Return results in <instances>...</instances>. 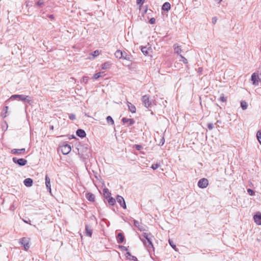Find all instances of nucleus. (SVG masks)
<instances>
[{
    "label": "nucleus",
    "mask_w": 261,
    "mask_h": 261,
    "mask_svg": "<svg viewBox=\"0 0 261 261\" xmlns=\"http://www.w3.org/2000/svg\"><path fill=\"white\" fill-rule=\"evenodd\" d=\"M93 232V229L91 226L87 224L85 226V234L89 237H91Z\"/></svg>",
    "instance_id": "nucleus-10"
},
{
    "label": "nucleus",
    "mask_w": 261,
    "mask_h": 261,
    "mask_svg": "<svg viewBox=\"0 0 261 261\" xmlns=\"http://www.w3.org/2000/svg\"><path fill=\"white\" fill-rule=\"evenodd\" d=\"M169 242V244L170 245V246L174 249H176V245L175 244H174L173 242L172 241L170 240V239L168 241Z\"/></svg>",
    "instance_id": "nucleus-36"
},
{
    "label": "nucleus",
    "mask_w": 261,
    "mask_h": 261,
    "mask_svg": "<svg viewBox=\"0 0 261 261\" xmlns=\"http://www.w3.org/2000/svg\"><path fill=\"white\" fill-rule=\"evenodd\" d=\"M128 259H129L130 260H133V261H137V258L135 256L132 255L130 257L128 258Z\"/></svg>",
    "instance_id": "nucleus-45"
},
{
    "label": "nucleus",
    "mask_w": 261,
    "mask_h": 261,
    "mask_svg": "<svg viewBox=\"0 0 261 261\" xmlns=\"http://www.w3.org/2000/svg\"><path fill=\"white\" fill-rule=\"evenodd\" d=\"M162 10L165 11H168L171 9V5L168 2L165 3L162 8Z\"/></svg>",
    "instance_id": "nucleus-21"
},
{
    "label": "nucleus",
    "mask_w": 261,
    "mask_h": 261,
    "mask_svg": "<svg viewBox=\"0 0 261 261\" xmlns=\"http://www.w3.org/2000/svg\"><path fill=\"white\" fill-rule=\"evenodd\" d=\"M219 99H220V101H221L222 102H226V100H227L226 97H224L223 94H222L221 95V96H220Z\"/></svg>",
    "instance_id": "nucleus-33"
},
{
    "label": "nucleus",
    "mask_w": 261,
    "mask_h": 261,
    "mask_svg": "<svg viewBox=\"0 0 261 261\" xmlns=\"http://www.w3.org/2000/svg\"><path fill=\"white\" fill-rule=\"evenodd\" d=\"M142 237H140V239L143 242L144 246L147 248V249L148 250L151 249H153V245L151 238V237H152V235L150 233L143 232Z\"/></svg>",
    "instance_id": "nucleus-1"
},
{
    "label": "nucleus",
    "mask_w": 261,
    "mask_h": 261,
    "mask_svg": "<svg viewBox=\"0 0 261 261\" xmlns=\"http://www.w3.org/2000/svg\"><path fill=\"white\" fill-rule=\"evenodd\" d=\"M54 126H53V125H50V126H49V129H50V130H53V129H54Z\"/></svg>",
    "instance_id": "nucleus-53"
},
{
    "label": "nucleus",
    "mask_w": 261,
    "mask_h": 261,
    "mask_svg": "<svg viewBox=\"0 0 261 261\" xmlns=\"http://www.w3.org/2000/svg\"><path fill=\"white\" fill-rule=\"evenodd\" d=\"M132 58V56L128 54H127L126 52L123 51V55L122 56V59L126 60L128 61H130Z\"/></svg>",
    "instance_id": "nucleus-23"
},
{
    "label": "nucleus",
    "mask_w": 261,
    "mask_h": 261,
    "mask_svg": "<svg viewBox=\"0 0 261 261\" xmlns=\"http://www.w3.org/2000/svg\"><path fill=\"white\" fill-rule=\"evenodd\" d=\"M25 151V148L21 149H13L11 151V153L13 154H20L21 153H24Z\"/></svg>",
    "instance_id": "nucleus-12"
},
{
    "label": "nucleus",
    "mask_w": 261,
    "mask_h": 261,
    "mask_svg": "<svg viewBox=\"0 0 261 261\" xmlns=\"http://www.w3.org/2000/svg\"><path fill=\"white\" fill-rule=\"evenodd\" d=\"M119 248H121V250H123V251H127L128 250L127 248L124 246H120Z\"/></svg>",
    "instance_id": "nucleus-47"
},
{
    "label": "nucleus",
    "mask_w": 261,
    "mask_h": 261,
    "mask_svg": "<svg viewBox=\"0 0 261 261\" xmlns=\"http://www.w3.org/2000/svg\"><path fill=\"white\" fill-rule=\"evenodd\" d=\"M241 107L243 110H246L248 107V104L245 101H242L241 102Z\"/></svg>",
    "instance_id": "nucleus-26"
},
{
    "label": "nucleus",
    "mask_w": 261,
    "mask_h": 261,
    "mask_svg": "<svg viewBox=\"0 0 261 261\" xmlns=\"http://www.w3.org/2000/svg\"><path fill=\"white\" fill-rule=\"evenodd\" d=\"M88 77L87 76H84L82 78V80H81L82 83H87L88 81Z\"/></svg>",
    "instance_id": "nucleus-37"
},
{
    "label": "nucleus",
    "mask_w": 261,
    "mask_h": 261,
    "mask_svg": "<svg viewBox=\"0 0 261 261\" xmlns=\"http://www.w3.org/2000/svg\"><path fill=\"white\" fill-rule=\"evenodd\" d=\"M19 243L24 247L25 250L30 248L29 239L27 238H23L19 241Z\"/></svg>",
    "instance_id": "nucleus-6"
},
{
    "label": "nucleus",
    "mask_w": 261,
    "mask_h": 261,
    "mask_svg": "<svg viewBox=\"0 0 261 261\" xmlns=\"http://www.w3.org/2000/svg\"><path fill=\"white\" fill-rule=\"evenodd\" d=\"M86 197L90 201L93 202L95 200V195L91 193H87Z\"/></svg>",
    "instance_id": "nucleus-20"
},
{
    "label": "nucleus",
    "mask_w": 261,
    "mask_h": 261,
    "mask_svg": "<svg viewBox=\"0 0 261 261\" xmlns=\"http://www.w3.org/2000/svg\"><path fill=\"white\" fill-rule=\"evenodd\" d=\"M104 193L107 194V196L110 197L111 195V193L109 192V190L108 189H105L103 190Z\"/></svg>",
    "instance_id": "nucleus-39"
},
{
    "label": "nucleus",
    "mask_w": 261,
    "mask_h": 261,
    "mask_svg": "<svg viewBox=\"0 0 261 261\" xmlns=\"http://www.w3.org/2000/svg\"><path fill=\"white\" fill-rule=\"evenodd\" d=\"M12 160L14 163L18 164V165H19L20 166H24L27 163V161L22 158L18 159V158L15 157V158H13Z\"/></svg>",
    "instance_id": "nucleus-5"
},
{
    "label": "nucleus",
    "mask_w": 261,
    "mask_h": 261,
    "mask_svg": "<svg viewBox=\"0 0 261 261\" xmlns=\"http://www.w3.org/2000/svg\"><path fill=\"white\" fill-rule=\"evenodd\" d=\"M99 55V51L98 50H95L93 53L92 55L94 57H96Z\"/></svg>",
    "instance_id": "nucleus-46"
},
{
    "label": "nucleus",
    "mask_w": 261,
    "mask_h": 261,
    "mask_svg": "<svg viewBox=\"0 0 261 261\" xmlns=\"http://www.w3.org/2000/svg\"><path fill=\"white\" fill-rule=\"evenodd\" d=\"M247 192L249 193V194L250 195H254V192L252 190H251L250 189H247Z\"/></svg>",
    "instance_id": "nucleus-42"
},
{
    "label": "nucleus",
    "mask_w": 261,
    "mask_h": 261,
    "mask_svg": "<svg viewBox=\"0 0 261 261\" xmlns=\"http://www.w3.org/2000/svg\"><path fill=\"white\" fill-rule=\"evenodd\" d=\"M141 100L145 107L148 108L151 107V101L150 99V96L149 95H145L142 96Z\"/></svg>",
    "instance_id": "nucleus-3"
},
{
    "label": "nucleus",
    "mask_w": 261,
    "mask_h": 261,
    "mask_svg": "<svg viewBox=\"0 0 261 261\" xmlns=\"http://www.w3.org/2000/svg\"><path fill=\"white\" fill-rule=\"evenodd\" d=\"M123 124H125L126 123H128V125H132L134 124L135 122L134 119H128L127 118H123L121 120Z\"/></svg>",
    "instance_id": "nucleus-14"
},
{
    "label": "nucleus",
    "mask_w": 261,
    "mask_h": 261,
    "mask_svg": "<svg viewBox=\"0 0 261 261\" xmlns=\"http://www.w3.org/2000/svg\"><path fill=\"white\" fill-rule=\"evenodd\" d=\"M16 98H18L20 100L23 102H27L28 103H30L31 101V98L29 96H26L24 95H18L15 94L11 96V99H14Z\"/></svg>",
    "instance_id": "nucleus-2"
},
{
    "label": "nucleus",
    "mask_w": 261,
    "mask_h": 261,
    "mask_svg": "<svg viewBox=\"0 0 261 261\" xmlns=\"http://www.w3.org/2000/svg\"><path fill=\"white\" fill-rule=\"evenodd\" d=\"M208 185V181L206 178L200 179L198 182V186L200 188H205Z\"/></svg>",
    "instance_id": "nucleus-7"
},
{
    "label": "nucleus",
    "mask_w": 261,
    "mask_h": 261,
    "mask_svg": "<svg viewBox=\"0 0 261 261\" xmlns=\"http://www.w3.org/2000/svg\"><path fill=\"white\" fill-rule=\"evenodd\" d=\"M108 203L111 205H114L116 203V200L113 197H109L108 199Z\"/></svg>",
    "instance_id": "nucleus-28"
},
{
    "label": "nucleus",
    "mask_w": 261,
    "mask_h": 261,
    "mask_svg": "<svg viewBox=\"0 0 261 261\" xmlns=\"http://www.w3.org/2000/svg\"><path fill=\"white\" fill-rule=\"evenodd\" d=\"M134 147L137 150H140L142 148V146L141 145L138 144L134 145Z\"/></svg>",
    "instance_id": "nucleus-38"
},
{
    "label": "nucleus",
    "mask_w": 261,
    "mask_h": 261,
    "mask_svg": "<svg viewBox=\"0 0 261 261\" xmlns=\"http://www.w3.org/2000/svg\"><path fill=\"white\" fill-rule=\"evenodd\" d=\"M116 200L120 204L121 207L124 209L126 208L125 200L122 196L118 195L116 197Z\"/></svg>",
    "instance_id": "nucleus-8"
},
{
    "label": "nucleus",
    "mask_w": 261,
    "mask_h": 261,
    "mask_svg": "<svg viewBox=\"0 0 261 261\" xmlns=\"http://www.w3.org/2000/svg\"><path fill=\"white\" fill-rule=\"evenodd\" d=\"M217 18L216 17H214L213 18H212V23L215 24L216 22H217Z\"/></svg>",
    "instance_id": "nucleus-48"
},
{
    "label": "nucleus",
    "mask_w": 261,
    "mask_h": 261,
    "mask_svg": "<svg viewBox=\"0 0 261 261\" xmlns=\"http://www.w3.org/2000/svg\"><path fill=\"white\" fill-rule=\"evenodd\" d=\"M47 17L51 20H53L54 19V16L53 14L48 15Z\"/></svg>",
    "instance_id": "nucleus-50"
},
{
    "label": "nucleus",
    "mask_w": 261,
    "mask_h": 261,
    "mask_svg": "<svg viewBox=\"0 0 261 261\" xmlns=\"http://www.w3.org/2000/svg\"><path fill=\"white\" fill-rule=\"evenodd\" d=\"M134 225L140 231L145 230V227L138 221L134 220Z\"/></svg>",
    "instance_id": "nucleus-13"
},
{
    "label": "nucleus",
    "mask_w": 261,
    "mask_h": 261,
    "mask_svg": "<svg viewBox=\"0 0 261 261\" xmlns=\"http://www.w3.org/2000/svg\"><path fill=\"white\" fill-rule=\"evenodd\" d=\"M207 127L209 130H212L214 128V124L212 123L207 124Z\"/></svg>",
    "instance_id": "nucleus-41"
},
{
    "label": "nucleus",
    "mask_w": 261,
    "mask_h": 261,
    "mask_svg": "<svg viewBox=\"0 0 261 261\" xmlns=\"http://www.w3.org/2000/svg\"><path fill=\"white\" fill-rule=\"evenodd\" d=\"M148 48H147L146 46L142 47L141 48V51L143 53L144 55H148Z\"/></svg>",
    "instance_id": "nucleus-29"
},
{
    "label": "nucleus",
    "mask_w": 261,
    "mask_h": 261,
    "mask_svg": "<svg viewBox=\"0 0 261 261\" xmlns=\"http://www.w3.org/2000/svg\"><path fill=\"white\" fill-rule=\"evenodd\" d=\"M173 47L175 53L180 56V55H181V53L182 51V49L180 48V46H178L177 44H175L173 45Z\"/></svg>",
    "instance_id": "nucleus-19"
},
{
    "label": "nucleus",
    "mask_w": 261,
    "mask_h": 261,
    "mask_svg": "<svg viewBox=\"0 0 261 261\" xmlns=\"http://www.w3.org/2000/svg\"><path fill=\"white\" fill-rule=\"evenodd\" d=\"M127 106L128 107L129 111L133 113H135L136 111V107L134 105L132 104L130 102H128Z\"/></svg>",
    "instance_id": "nucleus-22"
},
{
    "label": "nucleus",
    "mask_w": 261,
    "mask_h": 261,
    "mask_svg": "<svg viewBox=\"0 0 261 261\" xmlns=\"http://www.w3.org/2000/svg\"><path fill=\"white\" fill-rule=\"evenodd\" d=\"M61 152L63 154H68L71 150V148L70 145L65 143L60 146Z\"/></svg>",
    "instance_id": "nucleus-4"
},
{
    "label": "nucleus",
    "mask_w": 261,
    "mask_h": 261,
    "mask_svg": "<svg viewBox=\"0 0 261 261\" xmlns=\"http://www.w3.org/2000/svg\"><path fill=\"white\" fill-rule=\"evenodd\" d=\"M180 59H179L180 61H182L184 62V64H188V60L187 59H186L184 56H182L181 55H180Z\"/></svg>",
    "instance_id": "nucleus-31"
},
{
    "label": "nucleus",
    "mask_w": 261,
    "mask_h": 261,
    "mask_svg": "<svg viewBox=\"0 0 261 261\" xmlns=\"http://www.w3.org/2000/svg\"><path fill=\"white\" fill-rule=\"evenodd\" d=\"M260 77H259V81L261 82V72L260 74Z\"/></svg>",
    "instance_id": "nucleus-55"
},
{
    "label": "nucleus",
    "mask_w": 261,
    "mask_h": 261,
    "mask_svg": "<svg viewBox=\"0 0 261 261\" xmlns=\"http://www.w3.org/2000/svg\"><path fill=\"white\" fill-rule=\"evenodd\" d=\"M258 81L259 77L256 73H253L251 75V81L252 82V84L255 86H257L258 85Z\"/></svg>",
    "instance_id": "nucleus-9"
},
{
    "label": "nucleus",
    "mask_w": 261,
    "mask_h": 261,
    "mask_svg": "<svg viewBox=\"0 0 261 261\" xmlns=\"http://www.w3.org/2000/svg\"><path fill=\"white\" fill-rule=\"evenodd\" d=\"M102 73V72H97V73L94 74V76H93V79L95 80L98 79L99 77H100L101 76Z\"/></svg>",
    "instance_id": "nucleus-32"
},
{
    "label": "nucleus",
    "mask_w": 261,
    "mask_h": 261,
    "mask_svg": "<svg viewBox=\"0 0 261 261\" xmlns=\"http://www.w3.org/2000/svg\"><path fill=\"white\" fill-rule=\"evenodd\" d=\"M123 53V51H122L120 50H117L115 53V56L116 57V58H117L118 59H122Z\"/></svg>",
    "instance_id": "nucleus-24"
},
{
    "label": "nucleus",
    "mask_w": 261,
    "mask_h": 261,
    "mask_svg": "<svg viewBox=\"0 0 261 261\" xmlns=\"http://www.w3.org/2000/svg\"><path fill=\"white\" fill-rule=\"evenodd\" d=\"M33 180L31 178H27L25 179L23 181L24 185L27 187H31L33 185Z\"/></svg>",
    "instance_id": "nucleus-16"
},
{
    "label": "nucleus",
    "mask_w": 261,
    "mask_h": 261,
    "mask_svg": "<svg viewBox=\"0 0 261 261\" xmlns=\"http://www.w3.org/2000/svg\"><path fill=\"white\" fill-rule=\"evenodd\" d=\"M106 120L108 124H110L111 125H113L114 124V121L111 116H108L106 118Z\"/></svg>",
    "instance_id": "nucleus-27"
},
{
    "label": "nucleus",
    "mask_w": 261,
    "mask_h": 261,
    "mask_svg": "<svg viewBox=\"0 0 261 261\" xmlns=\"http://www.w3.org/2000/svg\"><path fill=\"white\" fill-rule=\"evenodd\" d=\"M216 2H217L218 4H220L222 0H215Z\"/></svg>",
    "instance_id": "nucleus-54"
},
{
    "label": "nucleus",
    "mask_w": 261,
    "mask_h": 261,
    "mask_svg": "<svg viewBox=\"0 0 261 261\" xmlns=\"http://www.w3.org/2000/svg\"><path fill=\"white\" fill-rule=\"evenodd\" d=\"M111 64L109 62H106L101 65L102 69H107L110 68Z\"/></svg>",
    "instance_id": "nucleus-25"
},
{
    "label": "nucleus",
    "mask_w": 261,
    "mask_h": 261,
    "mask_svg": "<svg viewBox=\"0 0 261 261\" xmlns=\"http://www.w3.org/2000/svg\"><path fill=\"white\" fill-rule=\"evenodd\" d=\"M76 134L77 136L83 138L86 136V132L82 129H78L76 130Z\"/></svg>",
    "instance_id": "nucleus-17"
},
{
    "label": "nucleus",
    "mask_w": 261,
    "mask_h": 261,
    "mask_svg": "<svg viewBox=\"0 0 261 261\" xmlns=\"http://www.w3.org/2000/svg\"><path fill=\"white\" fill-rule=\"evenodd\" d=\"M45 185L47 189L50 193H51L50 180L47 175H46L45 176Z\"/></svg>",
    "instance_id": "nucleus-15"
},
{
    "label": "nucleus",
    "mask_w": 261,
    "mask_h": 261,
    "mask_svg": "<svg viewBox=\"0 0 261 261\" xmlns=\"http://www.w3.org/2000/svg\"><path fill=\"white\" fill-rule=\"evenodd\" d=\"M117 241L118 243H122L124 240V236L122 233L119 232L117 236Z\"/></svg>",
    "instance_id": "nucleus-18"
},
{
    "label": "nucleus",
    "mask_w": 261,
    "mask_h": 261,
    "mask_svg": "<svg viewBox=\"0 0 261 261\" xmlns=\"http://www.w3.org/2000/svg\"><path fill=\"white\" fill-rule=\"evenodd\" d=\"M164 143H165V139H164V137H163V138L161 139L160 142V143H159V145L160 146H162V145H164Z\"/></svg>",
    "instance_id": "nucleus-43"
},
{
    "label": "nucleus",
    "mask_w": 261,
    "mask_h": 261,
    "mask_svg": "<svg viewBox=\"0 0 261 261\" xmlns=\"http://www.w3.org/2000/svg\"><path fill=\"white\" fill-rule=\"evenodd\" d=\"M137 3L138 5H142L143 4V0H137Z\"/></svg>",
    "instance_id": "nucleus-49"
},
{
    "label": "nucleus",
    "mask_w": 261,
    "mask_h": 261,
    "mask_svg": "<svg viewBox=\"0 0 261 261\" xmlns=\"http://www.w3.org/2000/svg\"><path fill=\"white\" fill-rule=\"evenodd\" d=\"M149 22L150 23V24H154L155 23V19L154 18H151L150 19V20H149Z\"/></svg>",
    "instance_id": "nucleus-44"
},
{
    "label": "nucleus",
    "mask_w": 261,
    "mask_h": 261,
    "mask_svg": "<svg viewBox=\"0 0 261 261\" xmlns=\"http://www.w3.org/2000/svg\"><path fill=\"white\" fill-rule=\"evenodd\" d=\"M69 118L70 119V120H73L74 119H75L76 118V117H75V115L73 114H71L69 115Z\"/></svg>",
    "instance_id": "nucleus-40"
},
{
    "label": "nucleus",
    "mask_w": 261,
    "mask_h": 261,
    "mask_svg": "<svg viewBox=\"0 0 261 261\" xmlns=\"http://www.w3.org/2000/svg\"><path fill=\"white\" fill-rule=\"evenodd\" d=\"M254 222L257 225H261V213L259 212L257 213L253 217Z\"/></svg>",
    "instance_id": "nucleus-11"
},
{
    "label": "nucleus",
    "mask_w": 261,
    "mask_h": 261,
    "mask_svg": "<svg viewBox=\"0 0 261 261\" xmlns=\"http://www.w3.org/2000/svg\"><path fill=\"white\" fill-rule=\"evenodd\" d=\"M44 0H39L36 3V5L39 7H41L44 4Z\"/></svg>",
    "instance_id": "nucleus-35"
},
{
    "label": "nucleus",
    "mask_w": 261,
    "mask_h": 261,
    "mask_svg": "<svg viewBox=\"0 0 261 261\" xmlns=\"http://www.w3.org/2000/svg\"><path fill=\"white\" fill-rule=\"evenodd\" d=\"M256 138L259 142V143L261 144V130H259L256 133Z\"/></svg>",
    "instance_id": "nucleus-30"
},
{
    "label": "nucleus",
    "mask_w": 261,
    "mask_h": 261,
    "mask_svg": "<svg viewBox=\"0 0 261 261\" xmlns=\"http://www.w3.org/2000/svg\"><path fill=\"white\" fill-rule=\"evenodd\" d=\"M160 166V164H153L152 165L151 168L153 169V170H156L157 168H158Z\"/></svg>",
    "instance_id": "nucleus-34"
},
{
    "label": "nucleus",
    "mask_w": 261,
    "mask_h": 261,
    "mask_svg": "<svg viewBox=\"0 0 261 261\" xmlns=\"http://www.w3.org/2000/svg\"><path fill=\"white\" fill-rule=\"evenodd\" d=\"M24 222H25V223H29L28 221H25V220H24Z\"/></svg>",
    "instance_id": "nucleus-56"
},
{
    "label": "nucleus",
    "mask_w": 261,
    "mask_h": 261,
    "mask_svg": "<svg viewBox=\"0 0 261 261\" xmlns=\"http://www.w3.org/2000/svg\"><path fill=\"white\" fill-rule=\"evenodd\" d=\"M8 109V106H6L4 108V111H5V112L7 113Z\"/></svg>",
    "instance_id": "nucleus-52"
},
{
    "label": "nucleus",
    "mask_w": 261,
    "mask_h": 261,
    "mask_svg": "<svg viewBox=\"0 0 261 261\" xmlns=\"http://www.w3.org/2000/svg\"><path fill=\"white\" fill-rule=\"evenodd\" d=\"M132 255L128 251L126 252V257L128 258V257H130Z\"/></svg>",
    "instance_id": "nucleus-51"
}]
</instances>
